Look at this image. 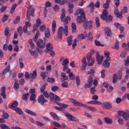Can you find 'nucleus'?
<instances>
[{
    "label": "nucleus",
    "mask_w": 129,
    "mask_h": 129,
    "mask_svg": "<svg viewBox=\"0 0 129 129\" xmlns=\"http://www.w3.org/2000/svg\"><path fill=\"white\" fill-rule=\"evenodd\" d=\"M63 30L65 35L67 36L68 35V28L67 25H65L64 29L63 27H59L58 29L57 38L61 40L62 39Z\"/></svg>",
    "instance_id": "f257e3e1"
},
{
    "label": "nucleus",
    "mask_w": 129,
    "mask_h": 129,
    "mask_svg": "<svg viewBox=\"0 0 129 129\" xmlns=\"http://www.w3.org/2000/svg\"><path fill=\"white\" fill-rule=\"evenodd\" d=\"M108 16L107 10L105 9L103 10L102 14L101 15V18L102 19L106 20V22L109 23L112 21V17L110 15Z\"/></svg>",
    "instance_id": "f03ea898"
},
{
    "label": "nucleus",
    "mask_w": 129,
    "mask_h": 129,
    "mask_svg": "<svg viewBox=\"0 0 129 129\" xmlns=\"http://www.w3.org/2000/svg\"><path fill=\"white\" fill-rule=\"evenodd\" d=\"M83 27L85 30H86L88 27L89 29H91L92 27L93 24L92 21L91 20H90L88 21L86 19L84 20L83 21Z\"/></svg>",
    "instance_id": "7ed1b4c3"
},
{
    "label": "nucleus",
    "mask_w": 129,
    "mask_h": 129,
    "mask_svg": "<svg viewBox=\"0 0 129 129\" xmlns=\"http://www.w3.org/2000/svg\"><path fill=\"white\" fill-rule=\"evenodd\" d=\"M87 60L88 66H91L94 63V60L93 59H92L91 53V52H89L87 55Z\"/></svg>",
    "instance_id": "20e7f679"
},
{
    "label": "nucleus",
    "mask_w": 129,
    "mask_h": 129,
    "mask_svg": "<svg viewBox=\"0 0 129 129\" xmlns=\"http://www.w3.org/2000/svg\"><path fill=\"white\" fill-rule=\"evenodd\" d=\"M70 101L74 105L79 106H82L83 107L88 109L89 106L86 104H84L81 103L76 100H75L71 99L70 100Z\"/></svg>",
    "instance_id": "39448f33"
},
{
    "label": "nucleus",
    "mask_w": 129,
    "mask_h": 129,
    "mask_svg": "<svg viewBox=\"0 0 129 129\" xmlns=\"http://www.w3.org/2000/svg\"><path fill=\"white\" fill-rule=\"evenodd\" d=\"M96 60L97 61L98 64H101L102 62L104 56H100V54L98 51L96 52Z\"/></svg>",
    "instance_id": "423d86ee"
},
{
    "label": "nucleus",
    "mask_w": 129,
    "mask_h": 129,
    "mask_svg": "<svg viewBox=\"0 0 129 129\" xmlns=\"http://www.w3.org/2000/svg\"><path fill=\"white\" fill-rule=\"evenodd\" d=\"M63 113L64 114L65 116L69 119L70 120L75 121H78V120L76 118L71 115L69 114L67 112L64 111V112H63Z\"/></svg>",
    "instance_id": "0eeeda50"
},
{
    "label": "nucleus",
    "mask_w": 129,
    "mask_h": 129,
    "mask_svg": "<svg viewBox=\"0 0 129 129\" xmlns=\"http://www.w3.org/2000/svg\"><path fill=\"white\" fill-rule=\"evenodd\" d=\"M89 6L90 7L91 11H93L94 9V7L99 8L100 6V2L99 1H97L96 3L94 4V3L91 2L89 4Z\"/></svg>",
    "instance_id": "6e6552de"
},
{
    "label": "nucleus",
    "mask_w": 129,
    "mask_h": 129,
    "mask_svg": "<svg viewBox=\"0 0 129 129\" xmlns=\"http://www.w3.org/2000/svg\"><path fill=\"white\" fill-rule=\"evenodd\" d=\"M62 13L60 16L61 19L62 21L64 22L63 24L65 25L66 24H67L68 23V21L66 19V16L65 15V11L64 9H63L62 10Z\"/></svg>",
    "instance_id": "1a4fd4ad"
},
{
    "label": "nucleus",
    "mask_w": 129,
    "mask_h": 129,
    "mask_svg": "<svg viewBox=\"0 0 129 129\" xmlns=\"http://www.w3.org/2000/svg\"><path fill=\"white\" fill-rule=\"evenodd\" d=\"M101 106L103 109H108L111 108L112 104L110 102H105L102 104Z\"/></svg>",
    "instance_id": "9d476101"
},
{
    "label": "nucleus",
    "mask_w": 129,
    "mask_h": 129,
    "mask_svg": "<svg viewBox=\"0 0 129 129\" xmlns=\"http://www.w3.org/2000/svg\"><path fill=\"white\" fill-rule=\"evenodd\" d=\"M37 101L39 103H40L42 105H43L45 103L47 102L48 101L44 99V97L42 94H41L38 97Z\"/></svg>",
    "instance_id": "9b49d317"
},
{
    "label": "nucleus",
    "mask_w": 129,
    "mask_h": 129,
    "mask_svg": "<svg viewBox=\"0 0 129 129\" xmlns=\"http://www.w3.org/2000/svg\"><path fill=\"white\" fill-rule=\"evenodd\" d=\"M79 14L81 15L83 19H84L86 18L85 13L83 9H79L77 10L76 13H75V15H78Z\"/></svg>",
    "instance_id": "f8f14e48"
},
{
    "label": "nucleus",
    "mask_w": 129,
    "mask_h": 129,
    "mask_svg": "<svg viewBox=\"0 0 129 129\" xmlns=\"http://www.w3.org/2000/svg\"><path fill=\"white\" fill-rule=\"evenodd\" d=\"M123 13V10L119 12V11L117 9H116L114 10V14L116 15V17L118 18H122V16Z\"/></svg>",
    "instance_id": "ddd939ff"
},
{
    "label": "nucleus",
    "mask_w": 129,
    "mask_h": 129,
    "mask_svg": "<svg viewBox=\"0 0 129 129\" xmlns=\"http://www.w3.org/2000/svg\"><path fill=\"white\" fill-rule=\"evenodd\" d=\"M57 104L60 106V107H59L56 106H54V107L55 109L59 110H62L63 108H66L68 106V105L62 103H58Z\"/></svg>",
    "instance_id": "4468645a"
},
{
    "label": "nucleus",
    "mask_w": 129,
    "mask_h": 129,
    "mask_svg": "<svg viewBox=\"0 0 129 129\" xmlns=\"http://www.w3.org/2000/svg\"><path fill=\"white\" fill-rule=\"evenodd\" d=\"M37 74L36 70L33 71L32 73L29 74V79L31 81L33 80L37 77Z\"/></svg>",
    "instance_id": "2eb2a0df"
},
{
    "label": "nucleus",
    "mask_w": 129,
    "mask_h": 129,
    "mask_svg": "<svg viewBox=\"0 0 129 129\" xmlns=\"http://www.w3.org/2000/svg\"><path fill=\"white\" fill-rule=\"evenodd\" d=\"M129 111L126 110V111L124 112L122 116L125 120H127L129 118Z\"/></svg>",
    "instance_id": "dca6fc26"
},
{
    "label": "nucleus",
    "mask_w": 129,
    "mask_h": 129,
    "mask_svg": "<svg viewBox=\"0 0 129 129\" xmlns=\"http://www.w3.org/2000/svg\"><path fill=\"white\" fill-rule=\"evenodd\" d=\"M46 48L44 49V51L46 53H48V50H52L53 47L52 44L50 43H48L46 45Z\"/></svg>",
    "instance_id": "f3484780"
},
{
    "label": "nucleus",
    "mask_w": 129,
    "mask_h": 129,
    "mask_svg": "<svg viewBox=\"0 0 129 129\" xmlns=\"http://www.w3.org/2000/svg\"><path fill=\"white\" fill-rule=\"evenodd\" d=\"M36 97V95L34 93H32L30 95L29 99L31 101H33V103L36 102V100L35 99Z\"/></svg>",
    "instance_id": "a211bd4d"
},
{
    "label": "nucleus",
    "mask_w": 129,
    "mask_h": 129,
    "mask_svg": "<svg viewBox=\"0 0 129 129\" xmlns=\"http://www.w3.org/2000/svg\"><path fill=\"white\" fill-rule=\"evenodd\" d=\"M28 50L31 55L33 56L35 55V58H37L38 57V54L36 51L35 50L34 51L30 49H29Z\"/></svg>",
    "instance_id": "6ab92c4d"
},
{
    "label": "nucleus",
    "mask_w": 129,
    "mask_h": 129,
    "mask_svg": "<svg viewBox=\"0 0 129 129\" xmlns=\"http://www.w3.org/2000/svg\"><path fill=\"white\" fill-rule=\"evenodd\" d=\"M56 28V21L53 20L52 22V31L53 34L54 33Z\"/></svg>",
    "instance_id": "aec40b11"
},
{
    "label": "nucleus",
    "mask_w": 129,
    "mask_h": 129,
    "mask_svg": "<svg viewBox=\"0 0 129 129\" xmlns=\"http://www.w3.org/2000/svg\"><path fill=\"white\" fill-rule=\"evenodd\" d=\"M18 105V102L16 101H15L12 103L11 105V106L10 107V108L14 110L17 107V106Z\"/></svg>",
    "instance_id": "412c9836"
},
{
    "label": "nucleus",
    "mask_w": 129,
    "mask_h": 129,
    "mask_svg": "<svg viewBox=\"0 0 129 129\" xmlns=\"http://www.w3.org/2000/svg\"><path fill=\"white\" fill-rule=\"evenodd\" d=\"M110 60V58H106L104 61L103 64L104 66L106 67H109L110 66L109 62L108 61Z\"/></svg>",
    "instance_id": "4be33fe9"
},
{
    "label": "nucleus",
    "mask_w": 129,
    "mask_h": 129,
    "mask_svg": "<svg viewBox=\"0 0 129 129\" xmlns=\"http://www.w3.org/2000/svg\"><path fill=\"white\" fill-rule=\"evenodd\" d=\"M105 33L107 34L108 36H110L111 35V32L109 28L106 27L105 29Z\"/></svg>",
    "instance_id": "5701e85b"
},
{
    "label": "nucleus",
    "mask_w": 129,
    "mask_h": 129,
    "mask_svg": "<svg viewBox=\"0 0 129 129\" xmlns=\"http://www.w3.org/2000/svg\"><path fill=\"white\" fill-rule=\"evenodd\" d=\"M50 114L54 120H56L57 121L59 120V118L55 113L51 112L50 113Z\"/></svg>",
    "instance_id": "b1692460"
},
{
    "label": "nucleus",
    "mask_w": 129,
    "mask_h": 129,
    "mask_svg": "<svg viewBox=\"0 0 129 129\" xmlns=\"http://www.w3.org/2000/svg\"><path fill=\"white\" fill-rule=\"evenodd\" d=\"M24 111L27 113L29 114L32 116H36V114L31 110L27 109H25Z\"/></svg>",
    "instance_id": "393cba45"
},
{
    "label": "nucleus",
    "mask_w": 129,
    "mask_h": 129,
    "mask_svg": "<svg viewBox=\"0 0 129 129\" xmlns=\"http://www.w3.org/2000/svg\"><path fill=\"white\" fill-rule=\"evenodd\" d=\"M14 110H15L16 113L22 115L23 114V113L22 111L20 108L18 107L16 108Z\"/></svg>",
    "instance_id": "a878e982"
},
{
    "label": "nucleus",
    "mask_w": 129,
    "mask_h": 129,
    "mask_svg": "<svg viewBox=\"0 0 129 129\" xmlns=\"http://www.w3.org/2000/svg\"><path fill=\"white\" fill-rule=\"evenodd\" d=\"M72 41V36H70L67 39V42L69 46H70L71 45Z\"/></svg>",
    "instance_id": "bb28decb"
},
{
    "label": "nucleus",
    "mask_w": 129,
    "mask_h": 129,
    "mask_svg": "<svg viewBox=\"0 0 129 129\" xmlns=\"http://www.w3.org/2000/svg\"><path fill=\"white\" fill-rule=\"evenodd\" d=\"M111 0H107L106 3L104 4L103 5V7L105 9H107L109 7V2Z\"/></svg>",
    "instance_id": "cd10ccee"
},
{
    "label": "nucleus",
    "mask_w": 129,
    "mask_h": 129,
    "mask_svg": "<svg viewBox=\"0 0 129 129\" xmlns=\"http://www.w3.org/2000/svg\"><path fill=\"white\" fill-rule=\"evenodd\" d=\"M22 29V27L21 26H19L17 29V31L20 36H21L23 33Z\"/></svg>",
    "instance_id": "c85d7f7f"
},
{
    "label": "nucleus",
    "mask_w": 129,
    "mask_h": 129,
    "mask_svg": "<svg viewBox=\"0 0 129 129\" xmlns=\"http://www.w3.org/2000/svg\"><path fill=\"white\" fill-rule=\"evenodd\" d=\"M46 81L48 82L53 83L55 82V79L53 77L50 78L48 77Z\"/></svg>",
    "instance_id": "c756f323"
},
{
    "label": "nucleus",
    "mask_w": 129,
    "mask_h": 129,
    "mask_svg": "<svg viewBox=\"0 0 129 129\" xmlns=\"http://www.w3.org/2000/svg\"><path fill=\"white\" fill-rule=\"evenodd\" d=\"M93 76L94 75H92L90 76L88 79V83L90 84H91V85H92V79L93 78Z\"/></svg>",
    "instance_id": "7c9ffc66"
},
{
    "label": "nucleus",
    "mask_w": 129,
    "mask_h": 129,
    "mask_svg": "<svg viewBox=\"0 0 129 129\" xmlns=\"http://www.w3.org/2000/svg\"><path fill=\"white\" fill-rule=\"evenodd\" d=\"M45 36L46 38H49L50 37V35L49 29V28H46V30L45 32Z\"/></svg>",
    "instance_id": "2f4dec72"
},
{
    "label": "nucleus",
    "mask_w": 129,
    "mask_h": 129,
    "mask_svg": "<svg viewBox=\"0 0 129 129\" xmlns=\"http://www.w3.org/2000/svg\"><path fill=\"white\" fill-rule=\"evenodd\" d=\"M85 19H84L82 18V16H79L77 17V21L78 23H81L82 22H83V21Z\"/></svg>",
    "instance_id": "473e14b6"
},
{
    "label": "nucleus",
    "mask_w": 129,
    "mask_h": 129,
    "mask_svg": "<svg viewBox=\"0 0 129 129\" xmlns=\"http://www.w3.org/2000/svg\"><path fill=\"white\" fill-rule=\"evenodd\" d=\"M17 6V4H15L13 5L12 7L10 10V13L11 14L13 13Z\"/></svg>",
    "instance_id": "72a5a7b5"
},
{
    "label": "nucleus",
    "mask_w": 129,
    "mask_h": 129,
    "mask_svg": "<svg viewBox=\"0 0 129 129\" xmlns=\"http://www.w3.org/2000/svg\"><path fill=\"white\" fill-rule=\"evenodd\" d=\"M0 126L2 129H10V127L5 124H1Z\"/></svg>",
    "instance_id": "f704fd0d"
},
{
    "label": "nucleus",
    "mask_w": 129,
    "mask_h": 129,
    "mask_svg": "<svg viewBox=\"0 0 129 129\" xmlns=\"http://www.w3.org/2000/svg\"><path fill=\"white\" fill-rule=\"evenodd\" d=\"M8 30L9 28L8 27H6L5 28V34L7 38H8L10 35L9 34V32Z\"/></svg>",
    "instance_id": "c9c22d12"
},
{
    "label": "nucleus",
    "mask_w": 129,
    "mask_h": 129,
    "mask_svg": "<svg viewBox=\"0 0 129 129\" xmlns=\"http://www.w3.org/2000/svg\"><path fill=\"white\" fill-rule=\"evenodd\" d=\"M47 84V83H44L43 85H42L40 89V91L41 93H43L44 91V90Z\"/></svg>",
    "instance_id": "e433bc0d"
},
{
    "label": "nucleus",
    "mask_w": 129,
    "mask_h": 129,
    "mask_svg": "<svg viewBox=\"0 0 129 129\" xmlns=\"http://www.w3.org/2000/svg\"><path fill=\"white\" fill-rule=\"evenodd\" d=\"M2 117L3 119H7L9 117V115L7 112H4L2 115Z\"/></svg>",
    "instance_id": "4c0bfd02"
},
{
    "label": "nucleus",
    "mask_w": 129,
    "mask_h": 129,
    "mask_svg": "<svg viewBox=\"0 0 129 129\" xmlns=\"http://www.w3.org/2000/svg\"><path fill=\"white\" fill-rule=\"evenodd\" d=\"M105 121L107 123H111L112 122L111 119L108 117H105L104 118Z\"/></svg>",
    "instance_id": "58836bf2"
},
{
    "label": "nucleus",
    "mask_w": 129,
    "mask_h": 129,
    "mask_svg": "<svg viewBox=\"0 0 129 129\" xmlns=\"http://www.w3.org/2000/svg\"><path fill=\"white\" fill-rule=\"evenodd\" d=\"M113 83H115L116 82L117 80V75L116 74H115L113 75Z\"/></svg>",
    "instance_id": "ea45409f"
},
{
    "label": "nucleus",
    "mask_w": 129,
    "mask_h": 129,
    "mask_svg": "<svg viewBox=\"0 0 129 129\" xmlns=\"http://www.w3.org/2000/svg\"><path fill=\"white\" fill-rule=\"evenodd\" d=\"M61 76L63 79L65 80L68 79V77L67 76H66V74L65 73H61Z\"/></svg>",
    "instance_id": "a19ab883"
},
{
    "label": "nucleus",
    "mask_w": 129,
    "mask_h": 129,
    "mask_svg": "<svg viewBox=\"0 0 129 129\" xmlns=\"http://www.w3.org/2000/svg\"><path fill=\"white\" fill-rule=\"evenodd\" d=\"M69 63V61L67 58L65 59L62 62V65L64 66H67Z\"/></svg>",
    "instance_id": "79ce46f5"
},
{
    "label": "nucleus",
    "mask_w": 129,
    "mask_h": 129,
    "mask_svg": "<svg viewBox=\"0 0 129 129\" xmlns=\"http://www.w3.org/2000/svg\"><path fill=\"white\" fill-rule=\"evenodd\" d=\"M40 29L41 32H43L46 29V26L44 25H42L40 26Z\"/></svg>",
    "instance_id": "37998d69"
},
{
    "label": "nucleus",
    "mask_w": 129,
    "mask_h": 129,
    "mask_svg": "<svg viewBox=\"0 0 129 129\" xmlns=\"http://www.w3.org/2000/svg\"><path fill=\"white\" fill-rule=\"evenodd\" d=\"M20 17L19 16H17L15 19L14 21V24H16L17 23L20 21Z\"/></svg>",
    "instance_id": "c03bdc74"
},
{
    "label": "nucleus",
    "mask_w": 129,
    "mask_h": 129,
    "mask_svg": "<svg viewBox=\"0 0 129 129\" xmlns=\"http://www.w3.org/2000/svg\"><path fill=\"white\" fill-rule=\"evenodd\" d=\"M10 70V66L9 65L8 66L4 69L3 71L6 74Z\"/></svg>",
    "instance_id": "a18cd8bd"
},
{
    "label": "nucleus",
    "mask_w": 129,
    "mask_h": 129,
    "mask_svg": "<svg viewBox=\"0 0 129 129\" xmlns=\"http://www.w3.org/2000/svg\"><path fill=\"white\" fill-rule=\"evenodd\" d=\"M95 23L96 24V26L98 27L100 26V24L99 22V20L98 17H96L95 18Z\"/></svg>",
    "instance_id": "49530a36"
},
{
    "label": "nucleus",
    "mask_w": 129,
    "mask_h": 129,
    "mask_svg": "<svg viewBox=\"0 0 129 129\" xmlns=\"http://www.w3.org/2000/svg\"><path fill=\"white\" fill-rule=\"evenodd\" d=\"M8 17L9 16L8 15H4L2 18V22H3L6 21L8 19Z\"/></svg>",
    "instance_id": "de8ad7c7"
},
{
    "label": "nucleus",
    "mask_w": 129,
    "mask_h": 129,
    "mask_svg": "<svg viewBox=\"0 0 129 129\" xmlns=\"http://www.w3.org/2000/svg\"><path fill=\"white\" fill-rule=\"evenodd\" d=\"M126 54L125 52L122 51L121 53L120 57L122 58H123L126 56Z\"/></svg>",
    "instance_id": "09e8293b"
},
{
    "label": "nucleus",
    "mask_w": 129,
    "mask_h": 129,
    "mask_svg": "<svg viewBox=\"0 0 129 129\" xmlns=\"http://www.w3.org/2000/svg\"><path fill=\"white\" fill-rule=\"evenodd\" d=\"M48 52L49 53L50 55L52 56L53 57L54 56L55 54L54 52L52 50H48Z\"/></svg>",
    "instance_id": "8fccbe9b"
},
{
    "label": "nucleus",
    "mask_w": 129,
    "mask_h": 129,
    "mask_svg": "<svg viewBox=\"0 0 129 129\" xmlns=\"http://www.w3.org/2000/svg\"><path fill=\"white\" fill-rule=\"evenodd\" d=\"M95 72V70L93 69H91L89 71H88L87 72V74H92L94 73Z\"/></svg>",
    "instance_id": "3c124183"
},
{
    "label": "nucleus",
    "mask_w": 129,
    "mask_h": 129,
    "mask_svg": "<svg viewBox=\"0 0 129 129\" xmlns=\"http://www.w3.org/2000/svg\"><path fill=\"white\" fill-rule=\"evenodd\" d=\"M29 95L28 93H26L23 94L22 96V99L24 100H27V96Z\"/></svg>",
    "instance_id": "603ef678"
},
{
    "label": "nucleus",
    "mask_w": 129,
    "mask_h": 129,
    "mask_svg": "<svg viewBox=\"0 0 129 129\" xmlns=\"http://www.w3.org/2000/svg\"><path fill=\"white\" fill-rule=\"evenodd\" d=\"M69 77L71 80H74L75 79V77L73 75L72 73H70L69 74Z\"/></svg>",
    "instance_id": "864d4df0"
},
{
    "label": "nucleus",
    "mask_w": 129,
    "mask_h": 129,
    "mask_svg": "<svg viewBox=\"0 0 129 129\" xmlns=\"http://www.w3.org/2000/svg\"><path fill=\"white\" fill-rule=\"evenodd\" d=\"M76 80L77 85V86H78L80 84V82L79 77L77 76L76 77Z\"/></svg>",
    "instance_id": "5fc2aeb1"
},
{
    "label": "nucleus",
    "mask_w": 129,
    "mask_h": 129,
    "mask_svg": "<svg viewBox=\"0 0 129 129\" xmlns=\"http://www.w3.org/2000/svg\"><path fill=\"white\" fill-rule=\"evenodd\" d=\"M104 53L105 56L106 57V58H110L109 57L110 53L108 51H105Z\"/></svg>",
    "instance_id": "6e6d98bb"
},
{
    "label": "nucleus",
    "mask_w": 129,
    "mask_h": 129,
    "mask_svg": "<svg viewBox=\"0 0 129 129\" xmlns=\"http://www.w3.org/2000/svg\"><path fill=\"white\" fill-rule=\"evenodd\" d=\"M54 95L55 94L53 93H50L49 94V97H50V99L51 100H53L55 97Z\"/></svg>",
    "instance_id": "4d7b16f0"
},
{
    "label": "nucleus",
    "mask_w": 129,
    "mask_h": 129,
    "mask_svg": "<svg viewBox=\"0 0 129 129\" xmlns=\"http://www.w3.org/2000/svg\"><path fill=\"white\" fill-rule=\"evenodd\" d=\"M124 61L125 62V64L126 65L128 66V65L129 63V56H127L125 60H124Z\"/></svg>",
    "instance_id": "13d9d810"
},
{
    "label": "nucleus",
    "mask_w": 129,
    "mask_h": 129,
    "mask_svg": "<svg viewBox=\"0 0 129 129\" xmlns=\"http://www.w3.org/2000/svg\"><path fill=\"white\" fill-rule=\"evenodd\" d=\"M53 100H54L56 102H57L60 101V98L58 96L55 95L54 98V99Z\"/></svg>",
    "instance_id": "bf43d9fd"
},
{
    "label": "nucleus",
    "mask_w": 129,
    "mask_h": 129,
    "mask_svg": "<svg viewBox=\"0 0 129 129\" xmlns=\"http://www.w3.org/2000/svg\"><path fill=\"white\" fill-rule=\"evenodd\" d=\"M88 109L91 111L94 112L96 111V109L94 107H90V106H89Z\"/></svg>",
    "instance_id": "052dcab7"
},
{
    "label": "nucleus",
    "mask_w": 129,
    "mask_h": 129,
    "mask_svg": "<svg viewBox=\"0 0 129 129\" xmlns=\"http://www.w3.org/2000/svg\"><path fill=\"white\" fill-rule=\"evenodd\" d=\"M52 5V4L49 1L45 3V6L46 7H51Z\"/></svg>",
    "instance_id": "680f3d73"
},
{
    "label": "nucleus",
    "mask_w": 129,
    "mask_h": 129,
    "mask_svg": "<svg viewBox=\"0 0 129 129\" xmlns=\"http://www.w3.org/2000/svg\"><path fill=\"white\" fill-rule=\"evenodd\" d=\"M25 78L27 80H28L29 78V73L27 72H26L25 74Z\"/></svg>",
    "instance_id": "e2e57ef3"
},
{
    "label": "nucleus",
    "mask_w": 129,
    "mask_h": 129,
    "mask_svg": "<svg viewBox=\"0 0 129 129\" xmlns=\"http://www.w3.org/2000/svg\"><path fill=\"white\" fill-rule=\"evenodd\" d=\"M78 39L79 40H81L85 39V37L84 35L82 34L79 35L78 37Z\"/></svg>",
    "instance_id": "0e129e2a"
},
{
    "label": "nucleus",
    "mask_w": 129,
    "mask_h": 129,
    "mask_svg": "<svg viewBox=\"0 0 129 129\" xmlns=\"http://www.w3.org/2000/svg\"><path fill=\"white\" fill-rule=\"evenodd\" d=\"M68 85V83L67 82H64L61 84V86L63 87H67Z\"/></svg>",
    "instance_id": "69168bd1"
},
{
    "label": "nucleus",
    "mask_w": 129,
    "mask_h": 129,
    "mask_svg": "<svg viewBox=\"0 0 129 129\" xmlns=\"http://www.w3.org/2000/svg\"><path fill=\"white\" fill-rule=\"evenodd\" d=\"M19 87V84L18 83H14V88L15 90H17Z\"/></svg>",
    "instance_id": "338daca9"
},
{
    "label": "nucleus",
    "mask_w": 129,
    "mask_h": 129,
    "mask_svg": "<svg viewBox=\"0 0 129 129\" xmlns=\"http://www.w3.org/2000/svg\"><path fill=\"white\" fill-rule=\"evenodd\" d=\"M51 88L52 91H55L58 89V87L57 86H54L51 87Z\"/></svg>",
    "instance_id": "774afa93"
}]
</instances>
